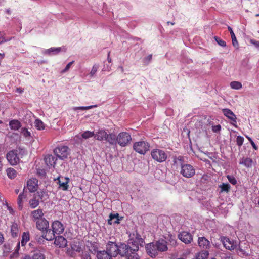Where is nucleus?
<instances>
[{
  "mask_svg": "<svg viewBox=\"0 0 259 259\" xmlns=\"http://www.w3.org/2000/svg\"><path fill=\"white\" fill-rule=\"evenodd\" d=\"M174 163L176 164L181 165L180 174L184 177L190 178L193 177L195 174V169L192 165L189 164H185L184 157L182 156L175 157Z\"/></svg>",
  "mask_w": 259,
  "mask_h": 259,
  "instance_id": "f257e3e1",
  "label": "nucleus"
},
{
  "mask_svg": "<svg viewBox=\"0 0 259 259\" xmlns=\"http://www.w3.org/2000/svg\"><path fill=\"white\" fill-rule=\"evenodd\" d=\"M121 248L124 251L122 252V256H126L127 259H140L138 254L139 247L138 246H131L125 244H121Z\"/></svg>",
  "mask_w": 259,
  "mask_h": 259,
  "instance_id": "f03ea898",
  "label": "nucleus"
},
{
  "mask_svg": "<svg viewBox=\"0 0 259 259\" xmlns=\"http://www.w3.org/2000/svg\"><path fill=\"white\" fill-rule=\"evenodd\" d=\"M118 244L114 241H108L106 245V250L113 257H116L118 254L122 256V252L124 251L123 248H121V244Z\"/></svg>",
  "mask_w": 259,
  "mask_h": 259,
  "instance_id": "7ed1b4c3",
  "label": "nucleus"
},
{
  "mask_svg": "<svg viewBox=\"0 0 259 259\" xmlns=\"http://www.w3.org/2000/svg\"><path fill=\"white\" fill-rule=\"evenodd\" d=\"M117 144L121 147H125L128 145L132 141V137L130 133L126 132H122L117 135Z\"/></svg>",
  "mask_w": 259,
  "mask_h": 259,
  "instance_id": "20e7f679",
  "label": "nucleus"
},
{
  "mask_svg": "<svg viewBox=\"0 0 259 259\" xmlns=\"http://www.w3.org/2000/svg\"><path fill=\"white\" fill-rule=\"evenodd\" d=\"M151 155L154 160L160 163L165 161L167 158V153L164 151L159 149L152 150Z\"/></svg>",
  "mask_w": 259,
  "mask_h": 259,
  "instance_id": "39448f33",
  "label": "nucleus"
},
{
  "mask_svg": "<svg viewBox=\"0 0 259 259\" xmlns=\"http://www.w3.org/2000/svg\"><path fill=\"white\" fill-rule=\"evenodd\" d=\"M149 144L144 141L135 142L133 145L134 150L141 154H145L149 149Z\"/></svg>",
  "mask_w": 259,
  "mask_h": 259,
  "instance_id": "423d86ee",
  "label": "nucleus"
},
{
  "mask_svg": "<svg viewBox=\"0 0 259 259\" xmlns=\"http://www.w3.org/2000/svg\"><path fill=\"white\" fill-rule=\"evenodd\" d=\"M54 152L59 158L64 160L67 158L69 154V148L67 146H58L54 150Z\"/></svg>",
  "mask_w": 259,
  "mask_h": 259,
  "instance_id": "0eeeda50",
  "label": "nucleus"
},
{
  "mask_svg": "<svg viewBox=\"0 0 259 259\" xmlns=\"http://www.w3.org/2000/svg\"><path fill=\"white\" fill-rule=\"evenodd\" d=\"M6 158L9 163L12 165H16L20 162V158L16 150H13L8 152Z\"/></svg>",
  "mask_w": 259,
  "mask_h": 259,
  "instance_id": "6e6552de",
  "label": "nucleus"
},
{
  "mask_svg": "<svg viewBox=\"0 0 259 259\" xmlns=\"http://www.w3.org/2000/svg\"><path fill=\"white\" fill-rule=\"evenodd\" d=\"M179 239L185 244H189L193 240V236L189 232L183 231L178 235Z\"/></svg>",
  "mask_w": 259,
  "mask_h": 259,
  "instance_id": "1a4fd4ad",
  "label": "nucleus"
},
{
  "mask_svg": "<svg viewBox=\"0 0 259 259\" xmlns=\"http://www.w3.org/2000/svg\"><path fill=\"white\" fill-rule=\"evenodd\" d=\"M155 243H149L146 246V249L148 254L152 257H155L158 255V251L156 249Z\"/></svg>",
  "mask_w": 259,
  "mask_h": 259,
  "instance_id": "9d476101",
  "label": "nucleus"
},
{
  "mask_svg": "<svg viewBox=\"0 0 259 259\" xmlns=\"http://www.w3.org/2000/svg\"><path fill=\"white\" fill-rule=\"evenodd\" d=\"M52 229L56 234H62L64 230L63 225L59 221H54L51 225Z\"/></svg>",
  "mask_w": 259,
  "mask_h": 259,
  "instance_id": "9b49d317",
  "label": "nucleus"
},
{
  "mask_svg": "<svg viewBox=\"0 0 259 259\" xmlns=\"http://www.w3.org/2000/svg\"><path fill=\"white\" fill-rule=\"evenodd\" d=\"M27 185L29 191L30 192H34L38 188V180L32 178L27 181Z\"/></svg>",
  "mask_w": 259,
  "mask_h": 259,
  "instance_id": "f8f14e48",
  "label": "nucleus"
},
{
  "mask_svg": "<svg viewBox=\"0 0 259 259\" xmlns=\"http://www.w3.org/2000/svg\"><path fill=\"white\" fill-rule=\"evenodd\" d=\"M35 222L37 229L42 232H44L45 230L49 227V222L45 218H43Z\"/></svg>",
  "mask_w": 259,
  "mask_h": 259,
  "instance_id": "ddd939ff",
  "label": "nucleus"
},
{
  "mask_svg": "<svg viewBox=\"0 0 259 259\" xmlns=\"http://www.w3.org/2000/svg\"><path fill=\"white\" fill-rule=\"evenodd\" d=\"M44 215L42 210L41 209H38L37 210H33L31 212L30 217L33 221L36 222L43 218Z\"/></svg>",
  "mask_w": 259,
  "mask_h": 259,
  "instance_id": "4468645a",
  "label": "nucleus"
},
{
  "mask_svg": "<svg viewBox=\"0 0 259 259\" xmlns=\"http://www.w3.org/2000/svg\"><path fill=\"white\" fill-rule=\"evenodd\" d=\"M198 244L200 248L208 249L210 247V242L204 237H200L198 239Z\"/></svg>",
  "mask_w": 259,
  "mask_h": 259,
  "instance_id": "2eb2a0df",
  "label": "nucleus"
},
{
  "mask_svg": "<svg viewBox=\"0 0 259 259\" xmlns=\"http://www.w3.org/2000/svg\"><path fill=\"white\" fill-rule=\"evenodd\" d=\"M55 234L53 230L48 228L42 232V237L48 241H52L55 238Z\"/></svg>",
  "mask_w": 259,
  "mask_h": 259,
  "instance_id": "dca6fc26",
  "label": "nucleus"
},
{
  "mask_svg": "<svg viewBox=\"0 0 259 259\" xmlns=\"http://www.w3.org/2000/svg\"><path fill=\"white\" fill-rule=\"evenodd\" d=\"M158 252H164L167 250V242L164 240H159L155 242Z\"/></svg>",
  "mask_w": 259,
  "mask_h": 259,
  "instance_id": "f3484780",
  "label": "nucleus"
},
{
  "mask_svg": "<svg viewBox=\"0 0 259 259\" xmlns=\"http://www.w3.org/2000/svg\"><path fill=\"white\" fill-rule=\"evenodd\" d=\"M54 244L59 247H64L67 245V241L62 236H58L55 238Z\"/></svg>",
  "mask_w": 259,
  "mask_h": 259,
  "instance_id": "a211bd4d",
  "label": "nucleus"
},
{
  "mask_svg": "<svg viewBox=\"0 0 259 259\" xmlns=\"http://www.w3.org/2000/svg\"><path fill=\"white\" fill-rule=\"evenodd\" d=\"M96 256L97 259H112L113 257L106 250L98 251Z\"/></svg>",
  "mask_w": 259,
  "mask_h": 259,
  "instance_id": "6ab92c4d",
  "label": "nucleus"
},
{
  "mask_svg": "<svg viewBox=\"0 0 259 259\" xmlns=\"http://www.w3.org/2000/svg\"><path fill=\"white\" fill-rule=\"evenodd\" d=\"M144 242V239L141 238V235L136 233L131 246H143Z\"/></svg>",
  "mask_w": 259,
  "mask_h": 259,
  "instance_id": "aec40b11",
  "label": "nucleus"
},
{
  "mask_svg": "<svg viewBox=\"0 0 259 259\" xmlns=\"http://www.w3.org/2000/svg\"><path fill=\"white\" fill-rule=\"evenodd\" d=\"M107 135V132L103 130H99L96 134H95L94 138L99 141L105 140Z\"/></svg>",
  "mask_w": 259,
  "mask_h": 259,
  "instance_id": "412c9836",
  "label": "nucleus"
},
{
  "mask_svg": "<svg viewBox=\"0 0 259 259\" xmlns=\"http://www.w3.org/2000/svg\"><path fill=\"white\" fill-rule=\"evenodd\" d=\"M9 126L12 130H18L21 127V122L17 119H13L9 122Z\"/></svg>",
  "mask_w": 259,
  "mask_h": 259,
  "instance_id": "4be33fe9",
  "label": "nucleus"
},
{
  "mask_svg": "<svg viewBox=\"0 0 259 259\" xmlns=\"http://www.w3.org/2000/svg\"><path fill=\"white\" fill-rule=\"evenodd\" d=\"M117 136L113 133L109 134L107 135L106 140L110 144L114 145L117 144Z\"/></svg>",
  "mask_w": 259,
  "mask_h": 259,
  "instance_id": "5701e85b",
  "label": "nucleus"
},
{
  "mask_svg": "<svg viewBox=\"0 0 259 259\" xmlns=\"http://www.w3.org/2000/svg\"><path fill=\"white\" fill-rule=\"evenodd\" d=\"M57 159L52 155H48L45 158L46 163L48 166H54Z\"/></svg>",
  "mask_w": 259,
  "mask_h": 259,
  "instance_id": "b1692460",
  "label": "nucleus"
},
{
  "mask_svg": "<svg viewBox=\"0 0 259 259\" xmlns=\"http://www.w3.org/2000/svg\"><path fill=\"white\" fill-rule=\"evenodd\" d=\"M19 230L18 225L16 223H13L11 226V233L13 237H17L19 234Z\"/></svg>",
  "mask_w": 259,
  "mask_h": 259,
  "instance_id": "393cba45",
  "label": "nucleus"
},
{
  "mask_svg": "<svg viewBox=\"0 0 259 259\" xmlns=\"http://www.w3.org/2000/svg\"><path fill=\"white\" fill-rule=\"evenodd\" d=\"M209 252L207 250H202L196 254V259H206L209 255Z\"/></svg>",
  "mask_w": 259,
  "mask_h": 259,
  "instance_id": "a878e982",
  "label": "nucleus"
},
{
  "mask_svg": "<svg viewBox=\"0 0 259 259\" xmlns=\"http://www.w3.org/2000/svg\"><path fill=\"white\" fill-rule=\"evenodd\" d=\"M8 177L11 179H14L17 177V172L13 168L9 167L6 170Z\"/></svg>",
  "mask_w": 259,
  "mask_h": 259,
  "instance_id": "bb28decb",
  "label": "nucleus"
},
{
  "mask_svg": "<svg viewBox=\"0 0 259 259\" xmlns=\"http://www.w3.org/2000/svg\"><path fill=\"white\" fill-rule=\"evenodd\" d=\"M115 219L114 221V223L118 224L119 223V214L116 213V214L111 213L109 215V219L108 220V223L109 224L111 225L112 224V221Z\"/></svg>",
  "mask_w": 259,
  "mask_h": 259,
  "instance_id": "cd10ccee",
  "label": "nucleus"
},
{
  "mask_svg": "<svg viewBox=\"0 0 259 259\" xmlns=\"http://www.w3.org/2000/svg\"><path fill=\"white\" fill-rule=\"evenodd\" d=\"M26 195L24 194V192L20 193L18 197L17 203L18 205V208L19 209L21 210L23 208V201L24 199L26 198Z\"/></svg>",
  "mask_w": 259,
  "mask_h": 259,
  "instance_id": "c85d7f7f",
  "label": "nucleus"
},
{
  "mask_svg": "<svg viewBox=\"0 0 259 259\" xmlns=\"http://www.w3.org/2000/svg\"><path fill=\"white\" fill-rule=\"evenodd\" d=\"M30 239V234L28 232H24L22 236L21 245L24 246Z\"/></svg>",
  "mask_w": 259,
  "mask_h": 259,
  "instance_id": "c756f323",
  "label": "nucleus"
},
{
  "mask_svg": "<svg viewBox=\"0 0 259 259\" xmlns=\"http://www.w3.org/2000/svg\"><path fill=\"white\" fill-rule=\"evenodd\" d=\"M66 181L62 182L60 179H58V183L59 184V187L61 188L63 190H67L68 188V183L69 182V179L66 178Z\"/></svg>",
  "mask_w": 259,
  "mask_h": 259,
  "instance_id": "7c9ffc66",
  "label": "nucleus"
},
{
  "mask_svg": "<svg viewBox=\"0 0 259 259\" xmlns=\"http://www.w3.org/2000/svg\"><path fill=\"white\" fill-rule=\"evenodd\" d=\"M29 204L31 208H35L39 204V201L38 199H36V197H34L30 200Z\"/></svg>",
  "mask_w": 259,
  "mask_h": 259,
  "instance_id": "2f4dec72",
  "label": "nucleus"
},
{
  "mask_svg": "<svg viewBox=\"0 0 259 259\" xmlns=\"http://www.w3.org/2000/svg\"><path fill=\"white\" fill-rule=\"evenodd\" d=\"M94 136H95L94 132H91L89 131H86L81 134L82 137L85 139H88V138L92 137H94Z\"/></svg>",
  "mask_w": 259,
  "mask_h": 259,
  "instance_id": "473e14b6",
  "label": "nucleus"
},
{
  "mask_svg": "<svg viewBox=\"0 0 259 259\" xmlns=\"http://www.w3.org/2000/svg\"><path fill=\"white\" fill-rule=\"evenodd\" d=\"M35 126L39 130H43L45 128L44 123L39 119H37L35 120Z\"/></svg>",
  "mask_w": 259,
  "mask_h": 259,
  "instance_id": "72a5a7b5",
  "label": "nucleus"
},
{
  "mask_svg": "<svg viewBox=\"0 0 259 259\" xmlns=\"http://www.w3.org/2000/svg\"><path fill=\"white\" fill-rule=\"evenodd\" d=\"M45 255L41 252H34L31 259H45Z\"/></svg>",
  "mask_w": 259,
  "mask_h": 259,
  "instance_id": "f704fd0d",
  "label": "nucleus"
},
{
  "mask_svg": "<svg viewBox=\"0 0 259 259\" xmlns=\"http://www.w3.org/2000/svg\"><path fill=\"white\" fill-rule=\"evenodd\" d=\"M61 50L60 48H51L50 49L47 50L46 52H47L49 54H56L59 52Z\"/></svg>",
  "mask_w": 259,
  "mask_h": 259,
  "instance_id": "c9c22d12",
  "label": "nucleus"
},
{
  "mask_svg": "<svg viewBox=\"0 0 259 259\" xmlns=\"http://www.w3.org/2000/svg\"><path fill=\"white\" fill-rule=\"evenodd\" d=\"M20 249V242H18L17 243L16 247L15 249L14 252L13 253L12 255H11V258L14 257H17L19 254V250Z\"/></svg>",
  "mask_w": 259,
  "mask_h": 259,
  "instance_id": "e433bc0d",
  "label": "nucleus"
},
{
  "mask_svg": "<svg viewBox=\"0 0 259 259\" xmlns=\"http://www.w3.org/2000/svg\"><path fill=\"white\" fill-rule=\"evenodd\" d=\"M98 69V65H94L90 73V75L91 77L93 76L97 72Z\"/></svg>",
  "mask_w": 259,
  "mask_h": 259,
  "instance_id": "4c0bfd02",
  "label": "nucleus"
},
{
  "mask_svg": "<svg viewBox=\"0 0 259 259\" xmlns=\"http://www.w3.org/2000/svg\"><path fill=\"white\" fill-rule=\"evenodd\" d=\"M94 107H97V106L94 105V106H89L77 107H75L74 109L75 110H77V109H81V110H88V109H92V108H93Z\"/></svg>",
  "mask_w": 259,
  "mask_h": 259,
  "instance_id": "58836bf2",
  "label": "nucleus"
},
{
  "mask_svg": "<svg viewBox=\"0 0 259 259\" xmlns=\"http://www.w3.org/2000/svg\"><path fill=\"white\" fill-rule=\"evenodd\" d=\"M216 41L218 44L221 46H225L226 42L224 40H222L220 38L215 36L214 37Z\"/></svg>",
  "mask_w": 259,
  "mask_h": 259,
  "instance_id": "ea45409f",
  "label": "nucleus"
},
{
  "mask_svg": "<svg viewBox=\"0 0 259 259\" xmlns=\"http://www.w3.org/2000/svg\"><path fill=\"white\" fill-rule=\"evenodd\" d=\"M22 133L25 137L30 136V133L26 128H22Z\"/></svg>",
  "mask_w": 259,
  "mask_h": 259,
  "instance_id": "a19ab883",
  "label": "nucleus"
},
{
  "mask_svg": "<svg viewBox=\"0 0 259 259\" xmlns=\"http://www.w3.org/2000/svg\"><path fill=\"white\" fill-rule=\"evenodd\" d=\"M74 63V61H71L69 62L65 67V68L61 71L62 73H65L66 71H67L69 68H70L71 66L72 65V64Z\"/></svg>",
  "mask_w": 259,
  "mask_h": 259,
  "instance_id": "79ce46f5",
  "label": "nucleus"
},
{
  "mask_svg": "<svg viewBox=\"0 0 259 259\" xmlns=\"http://www.w3.org/2000/svg\"><path fill=\"white\" fill-rule=\"evenodd\" d=\"M226 238L224 236L220 237V242L221 243L222 245H223V247L225 249H227L226 244L225 243V240Z\"/></svg>",
  "mask_w": 259,
  "mask_h": 259,
  "instance_id": "37998d69",
  "label": "nucleus"
},
{
  "mask_svg": "<svg viewBox=\"0 0 259 259\" xmlns=\"http://www.w3.org/2000/svg\"><path fill=\"white\" fill-rule=\"evenodd\" d=\"M221 188V192L223 191H227V183H223L222 185L219 186Z\"/></svg>",
  "mask_w": 259,
  "mask_h": 259,
  "instance_id": "c03bdc74",
  "label": "nucleus"
},
{
  "mask_svg": "<svg viewBox=\"0 0 259 259\" xmlns=\"http://www.w3.org/2000/svg\"><path fill=\"white\" fill-rule=\"evenodd\" d=\"M72 249L75 251L76 252H80L81 250V247L79 246V245L76 246L74 245V246H72Z\"/></svg>",
  "mask_w": 259,
  "mask_h": 259,
  "instance_id": "a18cd8bd",
  "label": "nucleus"
},
{
  "mask_svg": "<svg viewBox=\"0 0 259 259\" xmlns=\"http://www.w3.org/2000/svg\"><path fill=\"white\" fill-rule=\"evenodd\" d=\"M169 241L172 246H175L177 245L176 239L175 238H172L171 236L170 237Z\"/></svg>",
  "mask_w": 259,
  "mask_h": 259,
  "instance_id": "49530a36",
  "label": "nucleus"
},
{
  "mask_svg": "<svg viewBox=\"0 0 259 259\" xmlns=\"http://www.w3.org/2000/svg\"><path fill=\"white\" fill-rule=\"evenodd\" d=\"M8 40L6 39L4 37L3 33L2 32H0V44L3 43L4 42H6Z\"/></svg>",
  "mask_w": 259,
  "mask_h": 259,
  "instance_id": "de8ad7c7",
  "label": "nucleus"
},
{
  "mask_svg": "<svg viewBox=\"0 0 259 259\" xmlns=\"http://www.w3.org/2000/svg\"><path fill=\"white\" fill-rule=\"evenodd\" d=\"M82 259H91V255L88 252H84L82 254Z\"/></svg>",
  "mask_w": 259,
  "mask_h": 259,
  "instance_id": "09e8293b",
  "label": "nucleus"
},
{
  "mask_svg": "<svg viewBox=\"0 0 259 259\" xmlns=\"http://www.w3.org/2000/svg\"><path fill=\"white\" fill-rule=\"evenodd\" d=\"M221 130V126L220 125H217L215 126H212V130L215 132H217Z\"/></svg>",
  "mask_w": 259,
  "mask_h": 259,
  "instance_id": "8fccbe9b",
  "label": "nucleus"
},
{
  "mask_svg": "<svg viewBox=\"0 0 259 259\" xmlns=\"http://www.w3.org/2000/svg\"><path fill=\"white\" fill-rule=\"evenodd\" d=\"M37 174L40 176H45L46 174L45 170L44 169H38L37 170Z\"/></svg>",
  "mask_w": 259,
  "mask_h": 259,
  "instance_id": "3c124183",
  "label": "nucleus"
},
{
  "mask_svg": "<svg viewBox=\"0 0 259 259\" xmlns=\"http://www.w3.org/2000/svg\"><path fill=\"white\" fill-rule=\"evenodd\" d=\"M4 241V238L3 234L0 232V245L3 244Z\"/></svg>",
  "mask_w": 259,
  "mask_h": 259,
  "instance_id": "603ef678",
  "label": "nucleus"
},
{
  "mask_svg": "<svg viewBox=\"0 0 259 259\" xmlns=\"http://www.w3.org/2000/svg\"><path fill=\"white\" fill-rule=\"evenodd\" d=\"M152 59V55H149L146 58H145L146 61L149 62Z\"/></svg>",
  "mask_w": 259,
  "mask_h": 259,
  "instance_id": "864d4df0",
  "label": "nucleus"
},
{
  "mask_svg": "<svg viewBox=\"0 0 259 259\" xmlns=\"http://www.w3.org/2000/svg\"><path fill=\"white\" fill-rule=\"evenodd\" d=\"M16 92L18 93H22L23 92V90L21 88H17L16 89Z\"/></svg>",
  "mask_w": 259,
  "mask_h": 259,
  "instance_id": "5fc2aeb1",
  "label": "nucleus"
},
{
  "mask_svg": "<svg viewBox=\"0 0 259 259\" xmlns=\"http://www.w3.org/2000/svg\"><path fill=\"white\" fill-rule=\"evenodd\" d=\"M213 245H214V246H215V247L218 248H219V249H221V250H222V249H221V244H218L217 243H215V244H213Z\"/></svg>",
  "mask_w": 259,
  "mask_h": 259,
  "instance_id": "6e6d98bb",
  "label": "nucleus"
},
{
  "mask_svg": "<svg viewBox=\"0 0 259 259\" xmlns=\"http://www.w3.org/2000/svg\"><path fill=\"white\" fill-rule=\"evenodd\" d=\"M21 259H31V257L29 255H26L24 257H22Z\"/></svg>",
  "mask_w": 259,
  "mask_h": 259,
  "instance_id": "4d7b16f0",
  "label": "nucleus"
},
{
  "mask_svg": "<svg viewBox=\"0 0 259 259\" xmlns=\"http://www.w3.org/2000/svg\"><path fill=\"white\" fill-rule=\"evenodd\" d=\"M223 112L224 113V115L227 117V109H223Z\"/></svg>",
  "mask_w": 259,
  "mask_h": 259,
  "instance_id": "13d9d810",
  "label": "nucleus"
},
{
  "mask_svg": "<svg viewBox=\"0 0 259 259\" xmlns=\"http://www.w3.org/2000/svg\"><path fill=\"white\" fill-rule=\"evenodd\" d=\"M109 55H110V52L108 53V61L109 62H111V58L109 57Z\"/></svg>",
  "mask_w": 259,
  "mask_h": 259,
  "instance_id": "bf43d9fd",
  "label": "nucleus"
},
{
  "mask_svg": "<svg viewBox=\"0 0 259 259\" xmlns=\"http://www.w3.org/2000/svg\"><path fill=\"white\" fill-rule=\"evenodd\" d=\"M8 209H9V210L10 211V213H13V209H12L11 207H8Z\"/></svg>",
  "mask_w": 259,
  "mask_h": 259,
  "instance_id": "052dcab7",
  "label": "nucleus"
},
{
  "mask_svg": "<svg viewBox=\"0 0 259 259\" xmlns=\"http://www.w3.org/2000/svg\"><path fill=\"white\" fill-rule=\"evenodd\" d=\"M167 24H170L172 25H174L175 24L174 22H169V21L167 22Z\"/></svg>",
  "mask_w": 259,
  "mask_h": 259,
  "instance_id": "680f3d73",
  "label": "nucleus"
},
{
  "mask_svg": "<svg viewBox=\"0 0 259 259\" xmlns=\"http://www.w3.org/2000/svg\"><path fill=\"white\" fill-rule=\"evenodd\" d=\"M19 192V189H15V192L16 193V194H18Z\"/></svg>",
  "mask_w": 259,
  "mask_h": 259,
  "instance_id": "e2e57ef3",
  "label": "nucleus"
},
{
  "mask_svg": "<svg viewBox=\"0 0 259 259\" xmlns=\"http://www.w3.org/2000/svg\"><path fill=\"white\" fill-rule=\"evenodd\" d=\"M7 13L9 14L10 13V10H7Z\"/></svg>",
  "mask_w": 259,
  "mask_h": 259,
  "instance_id": "0e129e2a",
  "label": "nucleus"
},
{
  "mask_svg": "<svg viewBox=\"0 0 259 259\" xmlns=\"http://www.w3.org/2000/svg\"><path fill=\"white\" fill-rule=\"evenodd\" d=\"M3 123L2 121L0 120V124H2Z\"/></svg>",
  "mask_w": 259,
  "mask_h": 259,
  "instance_id": "69168bd1",
  "label": "nucleus"
},
{
  "mask_svg": "<svg viewBox=\"0 0 259 259\" xmlns=\"http://www.w3.org/2000/svg\"><path fill=\"white\" fill-rule=\"evenodd\" d=\"M178 259H185V258H181H181H178Z\"/></svg>",
  "mask_w": 259,
  "mask_h": 259,
  "instance_id": "338daca9",
  "label": "nucleus"
},
{
  "mask_svg": "<svg viewBox=\"0 0 259 259\" xmlns=\"http://www.w3.org/2000/svg\"><path fill=\"white\" fill-rule=\"evenodd\" d=\"M211 259H215V258H211Z\"/></svg>",
  "mask_w": 259,
  "mask_h": 259,
  "instance_id": "774afa93",
  "label": "nucleus"
}]
</instances>
